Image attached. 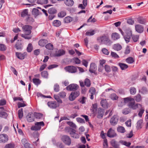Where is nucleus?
Returning <instances> with one entry per match:
<instances>
[{"label": "nucleus", "instance_id": "28", "mask_svg": "<svg viewBox=\"0 0 148 148\" xmlns=\"http://www.w3.org/2000/svg\"><path fill=\"white\" fill-rule=\"evenodd\" d=\"M34 117L36 119H41L43 118V114L39 113H35L34 114Z\"/></svg>", "mask_w": 148, "mask_h": 148}, {"label": "nucleus", "instance_id": "17", "mask_svg": "<svg viewBox=\"0 0 148 148\" xmlns=\"http://www.w3.org/2000/svg\"><path fill=\"white\" fill-rule=\"evenodd\" d=\"M135 29L137 32L140 33L142 32L143 31V28L142 26L139 24L135 26Z\"/></svg>", "mask_w": 148, "mask_h": 148}, {"label": "nucleus", "instance_id": "23", "mask_svg": "<svg viewBox=\"0 0 148 148\" xmlns=\"http://www.w3.org/2000/svg\"><path fill=\"white\" fill-rule=\"evenodd\" d=\"M64 3L67 6H71L74 4V1L72 0H66Z\"/></svg>", "mask_w": 148, "mask_h": 148}, {"label": "nucleus", "instance_id": "59", "mask_svg": "<svg viewBox=\"0 0 148 148\" xmlns=\"http://www.w3.org/2000/svg\"><path fill=\"white\" fill-rule=\"evenodd\" d=\"M125 124L126 126L127 127H130L131 126V120L129 119L125 122Z\"/></svg>", "mask_w": 148, "mask_h": 148}, {"label": "nucleus", "instance_id": "22", "mask_svg": "<svg viewBox=\"0 0 148 148\" xmlns=\"http://www.w3.org/2000/svg\"><path fill=\"white\" fill-rule=\"evenodd\" d=\"M113 48L114 50L119 51L121 49L122 47L120 44L117 43L113 45Z\"/></svg>", "mask_w": 148, "mask_h": 148}, {"label": "nucleus", "instance_id": "5", "mask_svg": "<svg viewBox=\"0 0 148 148\" xmlns=\"http://www.w3.org/2000/svg\"><path fill=\"white\" fill-rule=\"evenodd\" d=\"M61 140L65 144L67 145H69L71 143V139L67 136H63L61 138Z\"/></svg>", "mask_w": 148, "mask_h": 148}, {"label": "nucleus", "instance_id": "38", "mask_svg": "<svg viewBox=\"0 0 148 148\" xmlns=\"http://www.w3.org/2000/svg\"><path fill=\"white\" fill-rule=\"evenodd\" d=\"M134 99L137 102L140 101L141 100V97L140 94H138L134 97Z\"/></svg>", "mask_w": 148, "mask_h": 148}, {"label": "nucleus", "instance_id": "1", "mask_svg": "<svg viewBox=\"0 0 148 148\" xmlns=\"http://www.w3.org/2000/svg\"><path fill=\"white\" fill-rule=\"evenodd\" d=\"M123 99L124 103H128V106L133 110L136 109L138 108H140V111L138 113V115L140 117L142 116L145 110L142 107V105L140 104H135L134 99L130 97L125 98H124Z\"/></svg>", "mask_w": 148, "mask_h": 148}, {"label": "nucleus", "instance_id": "46", "mask_svg": "<svg viewBox=\"0 0 148 148\" xmlns=\"http://www.w3.org/2000/svg\"><path fill=\"white\" fill-rule=\"evenodd\" d=\"M6 47L3 44H0V50L1 51H5L6 49Z\"/></svg>", "mask_w": 148, "mask_h": 148}, {"label": "nucleus", "instance_id": "14", "mask_svg": "<svg viewBox=\"0 0 148 148\" xmlns=\"http://www.w3.org/2000/svg\"><path fill=\"white\" fill-rule=\"evenodd\" d=\"M107 136L110 138H113L116 136V134L114 130H108L107 133Z\"/></svg>", "mask_w": 148, "mask_h": 148}, {"label": "nucleus", "instance_id": "51", "mask_svg": "<svg viewBox=\"0 0 148 148\" xmlns=\"http://www.w3.org/2000/svg\"><path fill=\"white\" fill-rule=\"evenodd\" d=\"M45 47L47 49L49 50L53 49V45L51 43H49Z\"/></svg>", "mask_w": 148, "mask_h": 148}, {"label": "nucleus", "instance_id": "11", "mask_svg": "<svg viewBox=\"0 0 148 148\" xmlns=\"http://www.w3.org/2000/svg\"><path fill=\"white\" fill-rule=\"evenodd\" d=\"M78 87L77 84H71L67 86L66 88V89L68 90L73 91L76 90Z\"/></svg>", "mask_w": 148, "mask_h": 148}, {"label": "nucleus", "instance_id": "57", "mask_svg": "<svg viewBox=\"0 0 148 148\" xmlns=\"http://www.w3.org/2000/svg\"><path fill=\"white\" fill-rule=\"evenodd\" d=\"M54 90L56 92H58L60 90L59 86L57 84H55L54 86Z\"/></svg>", "mask_w": 148, "mask_h": 148}, {"label": "nucleus", "instance_id": "26", "mask_svg": "<svg viewBox=\"0 0 148 148\" xmlns=\"http://www.w3.org/2000/svg\"><path fill=\"white\" fill-rule=\"evenodd\" d=\"M47 42V40L46 39H41L38 42L39 45L42 47L44 46Z\"/></svg>", "mask_w": 148, "mask_h": 148}, {"label": "nucleus", "instance_id": "62", "mask_svg": "<svg viewBox=\"0 0 148 148\" xmlns=\"http://www.w3.org/2000/svg\"><path fill=\"white\" fill-rule=\"evenodd\" d=\"M48 75V73L47 71H44L41 73L42 76L44 78L47 77Z\"/></svg>", "mask_w": 148, "mask_h": 148}, {"label": "nucleus", "instance_id": "56", "mask_svg": "<svg viewBox=\"0 0 148 148\" xmlns=\"http://www.w3.org/2000/svg\"><path fill=\"white\" fill-rule=\"evenodd\" d=\"M14 145L12 143H9L6 145L5 146V148H14Z\"/></svg>", "mask_w": 148, "mask_h": 148}, {"label": "nucleus", "instance_id": "29", "mask_svg": "<svg viewBox=\"0 0 148 148\" xmlns=\"http://www.w3.org/2000/svg\"><path fill=\"white\" fill-rule=\"evenodd\" d=\"M16 57L20 59L23 60L25 56L23 54L21 53L16 52Z\"/></svg>", "mask_w": 148, "mask_h": 148}, {"label": "nucleus", "instance_id": "50", "mask_svg": "<svg viewBox=\"0 0 148 148\" xmlns=\"http://www.w3.org/2000/svg\"><path fill=\"white\" fill-rule=\"evenodd\" d=\"M37 130H35V131L33 133V136L35 138H38L39 136V134Z\"/></svg>", "mask_w": 148, "mask_h": 148}, {"label": "nucleus", "instance_id": "37", "mask_svg": "<svg viewBox=\"0 0 148 148\" xmlns=\"http://www.w3.org/2000/svg\"><path fill=\"white\" fill-rule=\"evenodd\" d=\"M95 33V31L94 30H90L87 31L86 33V36H91L94 35Z\"/></svg>", "mask_w": 148, "mask_h": 148}, {"label": "nucleus", "instance_id": "49", "mask_svg": "<svg viewBox=\"0 0 148 148\" xmlns=\"http://www.w3.org/2000/svg\"><path fill=\"white\" fill-rule=\"evenodd\" d=\"M48 12L50 14H53L56 13V10L54 8H52L49 9Z\"/></svg>", "mask_w": 148, "mask_h": 148}, {"label": "nucleus", "instance_id": "47", "mask_svg": "<svg viewBox=\"0 0 148 148\" xmlns=\"http://www.w3.org/2000/svg\"><path fill=\"white\" fill-rule=\"evenodd\" d=\"M66 12L64 11H62L60 13H59L58 16L59 17L62 18L64 17L66 15Z\"/></svg>", "mask_w": 148, "mask_h": 148}, {"label": "nucleus", "instance_id": "40", "mask_svg": "<svg viewBox=\"0 0 148 148\" xmlns=\"http://www.w3.org/2000/svg\"><path fill=\"white\" fill-rule=\"evenodd\" d=\"M33 83L36 85L39 84L41 82L38 79L34 78L33 79Z\"/></svg>", "mask_w": 148, "mask_h": 148}, {"label": "nucleus", "instance_id": "7", "mask_svg": "<svg viewBox=\"0 0 148 148\" xmlns=\"http://www.w3.org/2000/svg\"><path fill=\"white\" fill-rule=\"evenodd\" d=\"M44 125V123L43 121L36 122L35 123V126L33 128L32 127L31 130H40L42 127Z\"/></svg>", "mask_w": 148, "mask_h": 148}, {"label": "nucleus", "instance_id": "34", "mask_svg": "<svg viewBox=\"0 0 148 148\" xmlns=\"http://www.w3.org/2000/svg\"><path fill=\"white\" fill-rule=\"evenodd\" d=\"M61 22L58 20H55L53 21V25L56 27H58L61 25Z\"/></svg>", "mask_w": 148, "mask_h": 148}, {"label": "nucleus", "instance_id": "44", "mask_svg": "<svg viewBox=\"0 0 148 148\" xmlns=\"http://www.w3.org/2000/svg\"><path fill=\"white\" fill-rule=\"evenodd\" d=\"M111 55L112 57L115 58H119V56L116 53L111 52Z\"/></svg>", "mask_w": 148, "mask_h": 148}, {"label": "nucleus", "instance_id": "20", "mask_svg": "<svg viewBox=\"0 0 148 148\" xmlns=\"http://www.w3.org/2000/svg\"><path fill=\"white\" fill-rule=\"evenodd\" d=\"M111 145L115 148H118L120 145L114 140H112L110 142Z\"/></svg>", "mask_w": 148, "mask_h": 148}, {"label": "nucleus", "instance_id": "39", "mask_svg": "<svg viewBox=\"0 0 148 148\" xmlns=\"http://www.w3.org/2000/svg\"><path fill=\"white\" fill-rule=\"evenodd\" d=\"M48 2V0H38L37 1V3L38 4H47Z\"/></svg>", "mask_w": 148, "mask_h": 148}, {"label": "nucleus", "instance_id": "16", "mask_svg": "<svg viewBox=\"0 0 148 148\" xmlns=\"http://www.w3.org/2000/svg\"><path fill=\"white\" fill-rule=\"evenodd\" d=\"M97 69V66L94 63H91L90 65L89 71L91 73H95Z\"/></svg>", "mask_w": 148, "mask_h": 148}, {"label": "nucleus", "instance_id": "8", "mask_svg": "<svg viewBox=\"0 0 148 148\" xmlns=\"http://www.w3.org/2000/svg\"><path fill=\"white\" fill-rule=\"evenodd\" d=\"M65 70L68 72L72 73H75L77 71V68L73 66H69L64 68Z\"/></svg>", "mask_w": 148, "mask_h": 148}, {"label": "nucleus", "instance_id": "19", "mask_svg": "<svg viewBox=\"0 0 148 148\" xmlns=\"http://www.w3.org/2000/svg\"><path fill=\"white\" fill-rule=\"evenodd\" d=\"M15 47L17 50H20L22 49L23 47L21 40H18L17 41L16 43Z\"/></svg>", "mask_w": 148, "mask_h": 148}, {"label": "nucleus", "instance_id": "9", "mask_svg": "<svg viewBox=\"0 0 148 148\" xmlns=\"http://www.w3.org/2000/svg\"><path fill=\"white\" fill-rule=\"evenodd\" d=\"M119 120V118L117 115H115L112 116L110 120V124L113 125L116 124Z\"/></svg>", "mask_w": 148, "mask_h": 148}, {"label": "nucleus", "instance_id": "6", "mask_svg": "<svg viewBox=\"0 0 148 148\" xmlns=\"http://www.w3.org/2000/svg\"><path fill=\"white\" fill-rule=\"evenodd\" d=\"M9 139L8 136L6 134H0V143H4L7 142Z\"/></svg>", "mask_w": 148, "mask_h": 148}, {"label": "nucleus", "instance_id": "31", "mask_svg": "<svg viewBox=\"0 0 148 148\" xmlns=\"http://www.w3.org/2000/svg\"><path fill=\"white\" fill-rule=\"evenodd\" d=\"M28 10L25 9L21 13V16L23 17H27L29 15L28 14Z\"/></svg>", "mask_w": 148, "mask_h": 148}, {"label": "nucleus", "instance_id": "45", "mask_svg": "<svg viewBox=\"0 0 148 148\" xmlns=\"http://www.w3.org/2000/svg\"><path fill=\"white\" fill-rule=\"evenodd\" d=\"M7 116V114L6 112L3 111H1L0 112V117L5 118Z\"/></svg>", "mask_w": 148, "mask_h": 148}, {"label": "nucleus", "instance_id": "12", "mask_svg": "<svg viewBox=\"0 0 148 148\" xmlns=\"http://www.w3.org/2000/svg\"><path fill=\"white\" fill-rule=\"evenodd\" d=\"M27 121L29 122H32L34 121V117L33 113H29L26 116Z\"/></svg>", "mask_w": 148, "mask_h": 148}, {"label": "nucleus", "instance_id": "43", "mask_svg": "<svg viewBox=\"0 0 148 148\" xmlns=\"http://www.w3.org/2000/svg\"><path fill=\"white\" fill-rule=\"evenodd\" d=\"M110 97L113 100H116L118 99V96L115 93H113L111 95Z\"/></svg>", "mask_w": 148, "mask_h": 148}, {"label": "nucleus", "instance_id": "24", "mask_svg": "<svg viewBox=\"0 0 148 148\" xmlns=\"http://www.w3.org/2000/svg\"><path fill=\"white\" fill-rule=\"evenodd\" d=\"M65 53V51L62 49H60L56 52V56H60L64 55Z\"/></svg>", "mask_w": 148, "mask_h": 148}, {"label": "nucleus", "instance_id": "21", "mask_svg": "<svg viewBox=\"0 0 148 148\" xmlns=\"http://www.w3.org/2000/svg\"><path fill=\"white\" fill-rule=\"evenodd\" d=\"M137 21L139 23L141 24H145L147 22L145 19L142 17L138 18Z\"/></svg>", "mask_w": 148, "mask_h": 148}, {"label": "nucleus", "instance_id": "10", "mask_svg": "<svg viewBox=\"0 0 148 148\" xmlns=\"http://www.w3.org/2000/svg\"><path fill=\"white\" fill-rule=\"evenodd\" d=\"M48 106L51 108L55 109L59 106V104L55 101H49L47 103Z\"/></svg>", "mask_w": 148, "mask_h": 148}, {"label": "nucleus", "instance_id": "42", "mask_svg": "<svg viewBox=\"0 0 148 148\" xmlns=\"http://www.w3.org/2000/svg\"><path fill=\"white\" fill-rule=\"evenodd\" d=\"M85 85L87 87H89L90 86V82L89 79L88 78L85 79L84 81Z\"/></svg>", "mask_w": 148, "mask_h": 148}, {"label": "nucleus", "instance_id": "61", "mask_svg": "<svg viewBox=\"0 0 148 148\" xmlns=\"http://www.w3.org/2000/svg\"><path fill=\"white\" fill-rule=\"evenodd\" d=\"M32 44L31 43L29 44L27 48V51L29 52H31L32 50Z\"/></svg>", "mask_w": 148, "mask_h": 148}, {"label": "nucleus", "instance_id": "48", "mask_svg": "<svg viewBox=\"0 0 148 148\" xmlns=\"http://www.w3.org/2000/svg\"><path fill=\"white\" fill-rule=\"evenodd\" d=\"M18 116L20 119H21L23 116V109L21 108L18 111Z\"/></svg>", "mask_w": 148, "mask_h": 148}, {"label": "nucleus", "instance_id": "54", "mask_svg": "<svg viewBox=\"0 0 148 148\" xmlns=\"http://www.w3.org/2000/svg\"><path fill=\"white\" fill-rule=\"evenodd\" d=\"M58 95L61 98H64L66 96V93L65 92L62 91L60 92Z\"/></svg>", "mask_w": 148, "mask_h": 148}, {"label": "nucleus", "instance_id": "18", "mask_svg": "<svg viewBox=\"0 0 148 148\" xmlns=\"http://www.w3.org/2000/svg\"><path fill=\"white\" fill-rule=\"evenodd\" d=\"M112 39L114 40H116L120 38L119 35L117 33H112L111 35Z\"/></svg>", "mask_w": 148, "mask_h": 148}, {"label": "nucleus", "instance_id": "35", "mask_svg": "<svg viewBox=\"0 0 148 148\" xmlns=\"http://www.w3.org/2000/svg\"><path fill=\"white\" fill-rule=\"evenodd\" d=\"M126 61L129 64H132L134 62V60L133 58L129 57L126 59Z\"/></svg>", "mask_w": 148, "mask_h": 148}, {"label": "nucleus", "instance_id": "53", "mask_svg": "<svg viewBox=\"0 0 148 148\" xmlns=\"http://www.w3.org/2000/svg\"><path fill=\"white\" fill-rule=\"evenodd\" d=\"M54 98L58 103H62V101L60 99L59 96L56 95H54Z\"/></svg>", "mask_w": 148, "mask_h": 148}, {"label": "nucleus", "instance_id": "55", "mask_svg": "<svg viewBox=\"0 0 148 148\" xmlns=\"http://www.w3.org/2000/svg\"><path fill=\"white\" fill-rule=\"evenodd\" d=\"M101 51L105 55H108L109 53V51L105 48H103Z\"/></svg>", "mask_w": 148, "mask_h": 148}, {"label": "nucleus", "instance_id": "15", "mask_svg": "<svg viewBox=\"0 0 148 148\" xmlns=\"http://www.w3.org/2000/svg\"><path fill=\"white\" fill-rule=\"evenodd\" d=\"M97 117L99 118H101L102 117L103 115L104 111V110L101 108H99L97 111Z\"/></svg>", "mask_w": 148, "mask_h": 148}, {"label": "nucleus", "instance_id": "64", "mask_svg": "<svg viewBox=\"0 0 148 148\" xmlns=\"http://www.w3.org/2000/svg\"><path fill=\"white\" fill-rule=\"evenodd\" d=\"M82 64L86 67H87L88 65V62L85 60H83L82 61Z\"/></svg>", "mask_w": 148, "mask_h": 148}, {"label": "nucleus", "instance_id": "13", "mask_svg": "<svg viewBox=\"0 0 148 148\" xmlns=\"http://www.w3.org/2000/svg\"><path fill=\"white\" fill-rule=\"evenodd\" d=\"M69 132L71 137L75 138H79V136L78 134L76 133V130H70Z\"/></svg>", "mask_w": 148, "mask_h": 148}, {"label": "nucleus", "instance_id": "2", "mask_svg": "<svg viewBox=\"0 0 148 148\" xmlns=\"http://www.w3.org/2000/svg\"><path fill=\"white\" fill-rule=\"evenodd\" d=\"M22 28L25 34H21V37L25 39L29 40L31 39L32 36L30 34L31 33L32 26L28 25H25L23 26Z\"/></svg>", "mask_w": 148, "mask_h": 148}, {"label": "nucleus", "instance_id": "33", "mask_svg": "<svg viewBox=\"0 0 148 148\" xmlns=\"http://www.w3.org/2000/svg\"><path fill=\"white\" fill-rule=\"evenodd\" d=\"M143 120H140L138 121L137 123L136 127L137 129H141L142 127Z\"/></svg>", "mask_w": 148, "mask_h": 148}, {"label": "nucleus", "instance_id": "27", "mask_svg": "<svg viewBox=\"0 0 148 148\" xmlns=\"http://www.w3.org/2000/svg\"><path fill=\"white\" fill-rule=\"evenodd\" d=\"M101 104L104 108H106L108 107V103L106 99L102 100L101 102Z\"/></svg>", "mask_w": 148, "mask_h": 148}, {"label": "nucleus", "instance_id": "36", "mask_svg": "<svg viewBox=\"0 0 148 148\" xmlns=\"http://www.w3.org/2000/svg\"><path fill=\"white\" fill-rule=\"evenodd\" d=\"M67 123L68 125L74 129H76L77 128L76 125L73 122L71 121H67Z\"/></svg>", "mask_w": 148, "mask_h": 148}, {"label": "nucleus", "instance_id": "3", "mask_svg": "<svg viewBox=\"0 0 148 148\" xmlns=\"http://www.w3.org/2000/svg\"><path fill=\"white\" fill-rule=\"evenodd\" d=\"M98 42L101 44H104L107 45H110L111 44V41L106 36H103L98 38Z\"/></svg>", "mask_w": 148, "mask_h": 148}, {"label": "nucleus", "instance_id": "4", "mask_svg": "<svg viewBox=\"0 0 148 148\" xmlns=\"http://www.w3.org/2000/svg\"><path fill=\"white\" fill-rule=\"evenodd\" d=\"M126 34L124 36V38L127 43H128L130 41L131 37L132 36V31L131 30L128 29L126 31Z\"/></svg>", "mask_w": 148, "mask_h": 148}, {"label": "nucleus", "instance_id": "52", "mask_svg": "<svg viewBox=\"0 0 148 148\" xmlns=\"http://www.w3.org/2000/svg\"><path fill=\"white\" fill-rule=\"evenodd\" d=\"M90 94H95L96 92L95 88L94 87H91L89 91Z\"/></svg>", "mask_w": 148, "mask_h": 148}, {"label": "nucleus", "instance_id": "25", "mask_svg": "<svg viewBox=\"0 0 148 148\" xmlns=\"http://www.w3.org/2000/svg\"><path fill=\"white\" fill-rule=\"evenodd\" d=\"M118 65L122 70H125L128 67V66L127 64L122 63H119Z\"/></svg>", "mask_w": 148, "mask_h": 148}, {"label": "nucleus", "instance_id": "32", "mask_svg": "<svg viewBox=\"0 0 148 148\" xmlns=\"http://www.w3.org/2000/svg\"><path fill=\"white\" fill-rule=\"evenodd\" d=\"M73 18L70 16H67L65 18L64 21L65 23H68L72 21Z\"/></svg>", "mask_w": 148, "mask_h": 148}, {"label": "nucleus", "instance_id": "63", "mask_svg": "<svg viewBox=\"0 0 148 148\" xmlns=\"http://www.w3.org/2000/svg\"><path fill=\"white\" fill-rule=\"evenodd\" d=\"M73 92H72L71 95H69V99L71 101H73L75 99V97L73 95Z\"/></svg>", "mask_w": 148, "mask_h": 148}, {"label": "nucleus", "instance_id": "41", "mask_svg": "<svg viewBox=\"0 0 148 148\" xmlns=\"http://www.w3.org/2000/svg\"><path fill=\"white\" fill-rule=\"evenodd\" d=\"M136 88L134 87H131L130 89V92L131 95H134L135 94L136 92Z\"/></svg>", "mask_w": 148, "mask_h": 148}, {"label": "nucleus", "instance_id": "30", "mask_svg": "<svg viewBox=\"0 0 148 148\" xmlns=\"http://www.w3.org/2000/svg\"><path fill=\"white\" fill-rule=\"evenodd\" d=\"M32 13L33 15L35 16H37L40 14V11L37 9L35 8L33 9Z\"/></svg>", "mask_w": 148, "mask_h": 148}, {"label": "nucleus", "instance_id": "60", "mask_svg": "<svg viewBox=\"0 0 148 148\" xmlns=\"http://www.w3.org/2000/svg\"><path fill=\"white\" fill-rule=\"evenodd\" d=\"M104 69L107 72H109L111 71V68L110 66L108 65H106L104 66Z\"/></svg>", "mask_w": 148, "mask_h": 148}, {"label": "nucleus", "instance_id": "58", "mask_svg": "<svg viewBox=\"0 0 148 148\" xmlns=\"http://www.w3.org/2000/svg\"><path fill=\"white\" fill-rule=\"evenodd\" d=\"M139 36L138 35H133L132 36V38L134 42H136L138 39Z\"/></svg>", "mask_w": 148, "mask_h": 148}]
</instances>
